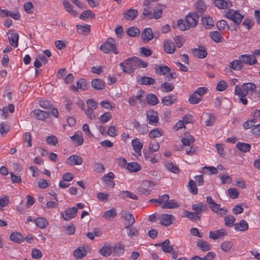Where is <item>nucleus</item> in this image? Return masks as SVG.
I'll return each mask as SVG.
<instances>
[{
    "label": "nucleus",
    "instance_id": "f257e3e1",
    "mask_svg": "<svg viewBox=\"0 0 260 260\" xmlns=\"http://www.w3.org/2000/svg\"><path fill=\"white\" fill-rule=\"evenodd\" d=\"M134 57H129L124 62L120 63L119 66L123 72L127 74L133 73L136 69Z\"/></svg>",
    "mask_w": 260,
    "mask_h": 260
},
{
    "label": "nucleus",
    "instance_id": "f03ea898",
    "mask_svg": "<svg viewBox=\"0 0 260 260\" xmlns=\"http://www.w3.org/2000/svg\"><path fill=\"white\" fill-rule=\"evenodd\" d=\"M100 50L105 53L112 51L115 54H118L115 40L112 38H108L104 44L101 45Z\"/></svg>",
    "mask_w": 260,
    "mask_h": 260
},
{
    "label": "nucleus",
    "instance_id": "7ed1b4c3",
    "mask_svg": "<svg viewBox=\"0 0 260 260\" xmlns=\"http://www.w3.org/2000/svg\"><path fill=\"white\" fill-rule=\"evenodd\" d=\"M224 17L233 21L235 24L239 25L244 16L240 14L238 10L230 9L225 13Z\"/></svg>",
    "mask_w": 260,
    "mask_h": 260
},
{
    "label": "nucleus",
    "instance_id": "20e7f679",
    "mask_svg": "<svg viewBox=\"0 0 260 260\" xmlns=\"http://www.w3.org/2000/svg\"><path fill=\"white\" fill-rule=\"evenodd\" d=\"M256 86L255 84L252 82L245 83L242 85H236L235 89L236 91H239L241 92L240 94H242L243 95H247L248 92H253L256 90Z\"/></svg>",
    "mask_w": 260,
    "mask_h": 260
},
{
    "label": "nucleus",
    "instance_id": "39448f33",
    "mask_svg": "<svg viewBox=\"0 0 260 260\" xmlns=\"http://www.w3.org/2000/svg\"><path fill=\"white\" fill-rule=\"evenodd\" d=\"M200 17L197 12L194 11L190 12L185 17V22L187 24L188 28L195 27L198 23L199 19Z\"/></svg>",
    "mask_w": 260,
    "mask_h": 260
},
{
    "label": "nucleus",
    "instance_id": "423d86ee",
    "mask_svg": "<svg viewBox=\"0 0 260 260\" xmlns=\"http://www.w3.org/2000/svg\"><path fill=\"white\" fill-rule=\"evenodd\" d=\"M31 117L36 119L44 121L50 117V112L43 111L37 109L31 111L30 113Z\"/></svg>",
    "mask_w": 260,
    "mask_h": 260
},
{
    "label": "nucleus",
    "instance_id": "0eeeda50",
    "mask_svg": "<svg viewBox=\"0 0 260 260\" xmlns=\"http://www.w3.org/2000/svg\"><path fill=\"white\" fill-rule=\"evenodd\" d=\"M78 212L76 207L67 208L64 211L62 212L61 215L65 220H69L74 218Z\"/></svg>",
    "mask_w": 260,
    "mask_h": 260
},
{
    "label": "nucleus",
    "instance_id": "6e6552de",
    "mask_svg": "<svg viewBox=\"0 0 260 260\" xmlns=\"http://www.w3.org/2000/svg\"><path fill=\"white\" fill-rule=\"evenodd\" d=\"M239 59L241 61V63L248 65L256 64L257 62L255 57L249 54H243L239 56Z\"/></svg>",
    "mask_w": 260,
    "mask_h": 260
},
{
    "label": "nucleus",
    "instance_id": "1a4fd4ad",
    "mask_svg": "<svg viewBox=\"0 0 260 260\" xmlns=\"http://www.w3.org/2000/svg\"><path fill=\"white\" fill-rule=\"evenodd\" d=\"M174 217L171 214H162L160 216V223L165 226L173 223Z\"/></svg>",
    "mask_w": 260,
    "mask_h": 260
},
{
    "label": "nucleus",
    "instance_id": "9d476101",
    "mask_svg": "<svg viewBox=\"0 0 260 260\" xmlns=\"http://www.w3.org/2000/svg\"><path fill=\"white\" fill-rule=\"evenodd\" d=\"M9 43L11 46L16 48L18 45L19 35L18 33H15L13 31L9 30L7 33Z\"/></svg>",
    "mask_w": 260,
    "mask_h": 260
},
{
    "label": "nucleus",
    "instance_id": "9b49d317",
    "mask_svg": "<svg viewBox=\"0 0 260 260\" xmlns=\"http://www.w3.org/2000/svg\"><path fill=\"white\" fill-rule=\"evenodd\" d=\"M141 37L144 42H149L154 37L152 29L149 27L145 28L142 32Z\"/></svg>",
    "mask_w": 260,
    "mask_h": 260
},
{
    "label": "nucleus",
    "instance_id": "f8f14e48",
    "mask_svg": "<svg viewBox=\"0 0 260 260\" xmlns=\"http://www.w3.org/2000/svg\"><path fill=\"white\" fill-rule=\"evenodd\" d=\"M192 209L196 213H198V214L201 217L202 213L208 210L207 205L202 202L192 205Z\"/></svg>",
    "mask_w": 260,
    "mask_h": 260
},
{
    "label": "nucleus",
    "instance_id": "ddd939ff",
    "mask_svg": "<svg viewBox=\"0 0 260 260\" xmlns=\"http://www.w3.org/2000/svg\"><path fill=\"white\" fill-rule=\"evenodd\" d=\"M146 116L149 124L154 125L158 122L159 118L156 111L154 110L149 111Z\"/></svg>",
    "mask_w": 260,
    "mask_h": 260
},
{
    "label": "nucleus",
    "instance_id": "4468645a",
    "mask_svg": "<svg viewBox=\"0 0 260 260\" xmlns=\"http://www.w3.org/2000/svg\"><path fill=\"white\" fill-rule=\"evenodd\" d=\"M193 55L199 58H204L207 55L206 50L203 46H199L198 48H194L192 51Z\"/></svg>",
    "mask_w": 260,
    "mask_h": 260
},
{
    "label": "nucleus",
    "instance_id": "2eb2a0df",
    "mask_svg": "<svg viewBox=\"0 0 260 260\" xmlns=\"http://www.w3.org/2000/svg\"><path fill=\"white\" fill-rule=\"evenodd\" d=\"M196 11L197 14L202 17L206 10V6L205 5L203 0H198L195 4Z\"/></svg>",
    "mask_w": 260,
    "mask_h": 260
},
{
    "label": "nucleus",
    "instance_id": "dca6fc26",
    "mask_svg": "<svg viewBox=\"0 0 260 260\" xmlns=\"http://www.w3.org/2000/svg\"><path fill=\"white\" fill-rule=\"evenodd\" d=\"M124 18L128 21H132L136 18L138 15V11L137 10L130 9L123 12Z\"/></svg>",
    "mask_w": 260,
    "mask_h": 260
},
{
    "label": "nucleus",
    "instance_id": "f3484780",
    "mask_svg": "<svg viewBox=\"0 0 260 260\" xmlns=\"http://www.w3.org/2000/svg\"><path fill=\"white\" fill-rule=\"evenodd\" d=\"M68 164L71 166L80 165L83 163V159L77 155H72L68 158Z\"/></svg>",
    "mask_w": 260,
    "mask_h": 260
},
{
    "label": "nucleus",
    "instance_id": "a211bd4d",
    "mask_svg": "<svg viewBox=\"0 0 260 260\" xmlns=\"http://www.w3.org/2000/svg\"><path fill=\"white\" fill-rule=\"evenodd\" d=\"M132 146L134 151L138 155H141V150L143 148V143L138 138H135L132 141Z\"/></svg>",
    "mask_w": 260,
    "mask_h": 260
},
{
    "label": "nucleus",
    "instance_id": "6ab92c4d",
    "mask_svg": "<svg viewBox=\"0 0 260 260\" xmlns=\"http://www.w3.org/2000/svg\"><path fill=\"white\" fill-rule=\"evenodd\" d=\"M137 82L141 85H150L154 84L155 80L154 78L148 76H142L140 77Z\"/></svg>",
    "mask_w": 260,
    "mask_h": 260
},
{
    "label": "nucleus",
    "instance_id": "aec40b11",
    "mask_svg": "<svg viewBox=\"0 0 260 260\" xmlns=\"http://www.w3.org/2000/svg\"><path fill=\"white\" fill-rule=\"evenodd\" d=\"M10 239L12 241L19 244L24 241L23 235L17 232H13L10 235Z\"/></svg>",
    "mask_w": 260,
    "mask_h": 260
},
{
    "label": "nucleus",
    "instance_id": "412c9836",
    "mask_svg": "<svg viewBox=\"0 0 260 260\" xmlns=\"http://www.w3.org/2000/svg\"><path fill=\"white\" fill-rule=\"evenodd\" d=\"M214 4L215 6L220 9H225L232 6V4L231 2L224 0H215Z\"/></svg>",
    "mask_w": 260,
    "mask_h": 260
},
{
    "label": "nucleus",
    "instance_id": "4be33fe9",
    "mask_svg": "<svg viewBox=\"0 0 260 260\" xmlns=\"http://www.w3.org/2000/svg\"><path fill=\"white\" fill-rule=\"evenodd\" d=\"M202 23L206 29H210L214 25V21L212 17L205 15L202 19Z\"/></svg>",
    "mask_w": 260,
    "mask_h": 260
},
{
    "label": "nucleus",
    "instance_id": "5701e85b",
    "mask_svg": "<svg viewBox=\"0 0 260 260\" xmlns=\"http://www.w3.org/2000/svg\"><path fill=\"white\" fill-rule=\"evenodd\" d=\"M34 222L36 225L41 229H45L48 225V220L42 217L36 218Z\"/></svg>",
    "mask_w": 260,
    "mask_h": 260
},
{
    "label": "nucleus",
    "instance_id": "b1692460",
    "mask_svg": "<svg viewBox=\"0 0 260 260\" xmlns=\"http://www.w3.org/2000/svg\"><path fill=\"white\" fill-rule=\"evenodd\" d=\"M235 230L237 231L245 232L248 229V224L245 220H241L234 225Z\"/></svg>",
    "mask_w": 260,
    "mask_h": 260
},
{
    "label": "nucleus",
    "instance_id": "393cba45",
    "mask_svg": "<svg viewBox=\"0 0 260 260\" xmlns=\"http://www.w3.org/2000/svg\"><path fill=\"white\" fill-rule=\"evenodd\" d=\"M161 101L164 105L168 106L171 105L173 103H176L177 102V98L173 94H171L163 97Z\"/></svg>",
    "mask_w": 260,
    "mask_h": 260
},
{
    "label": "nucleus",
    "instance_id": "a878e982",
    "mask_svg": "<svg viewBox=\"0 0 260 260\" xmlns=\"http://www.w3.org/2000/svg\"><path fill=\"white\" fill-rule=\"evenodd\" d=\"M71 139L74 142L77 146L82 145L84 141L82 133L79 131L76 132L75 134L71 137Z\"/></svg>",
    "mask_w": 260,
    "mask_h": 260
},
{
    "label": "nucleus",
    "instance_id": "bb28decb",
    "mask_svg": "<svg viewBox=\"0 0 260 260\" xmlns=\"http://www.w3.org/2000/svg\"><path fill=\"white\" fill-rule=\"evenodd\" d=\"M77 30L79 34L87 35L90 32V25L85 24L84 25L78 24L76 25Z\"/></svg>",
    "mask_w": 260,
    "mask_h": 260
},
{
    "label": "nucleus",
    "instance_id": "cd10ccee",
    "mask_svg": "<svg viewBox=\"0 0 260 260\" xmlns=\"http://www.w3.org/2000/svg\"><path fill=\"white\" fill-rule=\"evenodd\" d=\"M164 50L167 53L172 54L175 51V46L174 43L169 41L164 42Z\"/></svg>",
    "mask_w": 260,
    "mask_h": 260
},
{
    "label": "nucleus",
    "instance_id": "c85d7f7f",
    "mask_svg": "<svg viewBox=\"0 0 260 260\" xmlns=\"http://www.w3.org/2000/svg\"><path fill=\"white\" fill-rule=\"evenodd\" d=\"M91 84L92 87L96 90H102L105 88L104 83L100 79L92 80Z\"/></svg>",
    "mask_w": 260,
    "mask_h": 260
},
{
    "label": "nucleus",
    "instance_id": "c756f323",
    "mask_svg": "<svg viewBox=\"0 0 260 260\" xmlns=\"http://www.w3.org/2000/svg\"><path fill=\"white\" fill-rule=\"evenodd\" d=\"M117 213L115 208H112L106 211L103 215V217L106 220H111L117 216Z\"/></svg>",
    "mask_w": 260,
    "mask_h": 260
},
{
    "label": "nucleus",
    "instance_id": "7c9ffc66",
    "mask_svg": "<svg viewBox=\"0 0 260 260\" xmlns=\"http://www.w3.org/2000/svg\"><path fill=\"white\" fill-rule=\"evenodd\" d=\"M124 245L118 243L116 244L113 247L114 255L115 256H120L124 253Z\"/></svg>",
    "mask_w": 260,
    "mask_h": 260
},
{
    "label": "nucleus",
    "instance_id": "2f4dec72",
    "mask_svg": "<svg viewBox=\"0 0 260 260\" xmlns=\"http://www.w3.org/2000/svg\"><path fill=\"white\" fill-rule=\"evenodd\" d=\"M237 148L242 152H249L251 149V145L248 143L238 142L236 144Z\"/></svg>",
    "mask_w": 260,
    "mask_h": 260
},
{
    "label": "nucleus",
    "instance_id": "473e14b6",
    "mask_svg": "<svg viewBox=\"0 0 260 260\" xmlns=\"http://www.w3.org/2000/svg\"><path fill=\"white\" fill-rule=\"evenodd\" d=\"M184 217L189 218L192 221H199L201 217L195 212H190L187 210L185 211Z\"/></svg>",
    "mask_w": 260,
    "mask_h": 260
},
{
    "label": "nucleus",
    "instance_id": "72a5a7b5",
    "mask_svg": "<svg viewBox=\"0 0 260 260\" xmlns=\"http://www.w3.org/2000/svg\"><path fill=\"white\" fill-rule=\"evenodd\" d=\"M244 66L242 63H241V61H240V59L238 60H235L230 63L229 67L235 70V71H239L241 70L243 68Z\"/></svg>",
    "mask_w": 260,
    "mask_h": 260
},
{
    "label": "nucleus",
    "instance_id": "f704fd0d",
    "mask_svg": "<svg viewBox=\"0 0 260 260\" xmlns=\"http://www.w3.org/2000/svg\"><path fill=\"white\" fill-rule=\"evenodd\" d=\"M126 169L131 172H137L141 169V166L137 162H132L127 165Z\"/></svg>",
    "mask_w": 260,
    "mask_h": 260
},
{
    "label": "nucleus",
    "instance_id": "c9c22d12",
    "mask_svg": "<svg viewBox=\"0 0 260 260\" xmlns=\"http://www.w3.org/2000/svg\"><path fill=\"white\" fill-rule=\"evenodd\" d=\"M63 5L64 7L67 11L74 16L77 15V12L73 9V6L68 1H63L62 2Z\"/></svg>",
    "mask_w": 260,
    "mask_h": 260
},
{
    "label": "nucleus",
    "instance_id": "e433bc0d",
    "mask_svg": "<svg viewBox=\"0 0 260 260\" xmlns=\"http://www.w3.org/2000/svg\"><path fill=\"white\" fill-rule=\"evenodd\" d=\"M146 101L148 104L151 106H155L158 103L157 97L152 93L148 94L146 96Z\"/></svg>",
    "mask_w": 260,
    "mask_h": 260
},
{
    "label": "nucleus",
    "instance_id": "4c0bfd02",
    "mask_svg": "<svg viewBox=\"0 0 260 260\" xmlns=\"http://www.w3.org/2000/svg\"><path fill=\"white\" fill-rule=\"evenodd\" d=\"M99 252L103 256L107 257L112 254V248L110 246L105 245L101 248Z\"/></svg>",
    "mask_w": 260,
    "mask_h": 260
},
{
    "label": "nucleus",
    "instance_id": "58836bf2",
    "mask_svg": "<svg viewBox=\"0 0 260 260\" xmlns=\"http://www.w3.org/2000/svg\"><path fill=\"white\" fill-rule=\"evenodd\" d=\"M197 246L203 251H208L211 249V246L207 242L201 240H198L197 241Z\"/></svg>",
    "mask_w": 260,
    "mask_h": 260
},
{
    "label": "nucleus",
    "instance_id": "ea45409f",
    "mask_svg": "<svg viewBox=\"0 0 260 260\" xmlns=\"http://www.w3.org/2000/svg\"><path fill=\"white\" fill-rule=\"evenodd\" d=\"M179 207V204L174 201L169 200L166 204H162L161 208L163 209H175Z\"/></svg>",
    "mask_w": 260,
    "mask_h": 260
},
{
    "label": "nucleus",
    "instance_id": "a19ab883",
    "mask_svg": "<svg viewBox=\"0 0 260 260\" xmlns=\"http://www.w3.org/2000/svg\"><path fill=\"white\" fill-rule=\"evenodd\" d=\"M165 167L169 171L173 173L178 174L179 172V168L172 161L166 162Z\"/></svg>",
    "mask_w": 260,
    "mask_h": 260
},
{
    "label": "nucleus",
    "instance_id": "79ce46f5",
    "mask_svg": "<svg viewBox=\"0 0 260 260\" xmlns=\"http://www.w3.org/2000/svg\"><path fill=\"white\" fill-rule=\"evenodd\" d=\"M210 209L214 213H218L219 211H223V214H226L228 210L225 208H221L220 205L216 203H213L212 205H209Z\"/></svg>",
    "mask_w": 260,
    "mask_h": 260
},
{
    "label": "nucleus",
    "instance_id": "37998d69",
    "mask_svg": "<svg viewBox=\"0 0 260 260\" xmlns=\"http://www.w3.org/2000/svg\"><path fill=\"white\" fill-rule=\"evenodd\" d=\"M160 88L163 92H169L174 89V86L170 82H165L161 84Z\"/></svg>",
    "mask_w": 260,
    "mask_h": 260
},
{
    "label": "nucleus",
    "instance_id": "c03bdc74",
    "mask_svg": "<svg viewBox=\"0 0 260 260\" xmlns=\"http://www.w3.org/2000/svg\"><path fill=\"white\" fill-rule=\"evenodd\" d=\"M74 256L76 258H82L86 254V251L84 247H79L74 251Z\"/></svg>",
    "mask_w": 260,
    "mask_h": 260
},
{
    "label": "nucleus",
    "instance_id": "a18cd8bd",
    "mask_svg": "<svg viewBox=\"0 0 260 260\" xmlns=\"http://www.w3.org/2000/svg\"><path fill=\"white\" fill-rule=\"evenodd\" d=\"M126 32L130 37H136L140 35V31L138 28L133 26L128 28Z\"/></svg>",
    "mask_w": 260,
    "mask_h": 260
},
{
    "label": "nucleus",
    "instance_id": "49530a36",
    "mask_svg": "<svg viewBox=\"0 0 260 260\" xmlns=\"http://www.w3.org/2000/svg\"><path fill=\"white\" fill-rule=\"evenodd\" d=\"M210 37L216 43H219L222 42L223 39L222 37L220 34L217 31H213L210 33Z\"/></svg>",
    "mask_w": 260,
    "mask_h": 260
},
{
    "label": "nucleus",
    "instance_id": "de8ad7c7",
    "mask_svg": "<svg viewBox=\"0 0 260 260\" xmlns=\"http://www.w3.org/2000/svg\"><path fill=\"white\" fill-rule=\"evenodd\" d=\"M95 17V14L94 13L92 12L91 10H86V11H84V12H83L80 17H79V18L81 19H88V18H91V19H93Z\"/></svg>",
    "mask_w": 260,
    "mask_h": 260
},
{
    "label": "nucleus",
    "instance_id": "09e8293b",
    "mask_svg": "<svg viewBox=\"0 0 260 260\" xmlns=\"http://www.w3.org/2000/svg\"><path fill=\"white\" fill-rule=\"evenodd\" d=\"M162 7L163 6L158 5L157 7H155L153 11V17L157 19L161 17L162 14ZM165 7V6H164Z\"/></svg>",
    "mask_w": 260,
    "mask_h": 260
},
{
    "label": "nucleus",
    "instance_id": "8fccbe9b",
    "mask_svg": "<svg viewBox=\"0 0 260 260\" xmlns=\"http://www.w3.org/2000/svg\"><path fill=\"white\" fill-rule=\"evenodd\" d=\"M125 228L127 229V235L131 238L137 236L139 233L137 229L132 225H130V226H126Z\"/></svg>",
    "mask_w": 260,
    "mask_h": 260
},
{
    "label": "nucleus",
    "instance_id": "3c124183",
    "mask_svg": "<svg viewBox=\"0 0 260 260\" xmlns=\"http://www.w3.org/2000/svg\"><path fill=\"white\" fill-rule=\"evenodd\" d=\"M235 220L236 218L234 216L230 214L226 215L224 217V222L225 225L229 227L233 226Z\"/></svg>",
    "mask_w": 260,
    "mask_h": 260
},
{
    "label": "nucleus",
    "instance_id": "603ef678",
    "mask_svg": "<svg viewBox=\"0 0 260 260\" xmlns=\"http://www.w3.org/2000/svg\"><path fill=\"white\" fill-rule=\"evenodd\" d=\"M188 188L189 191L192 194H197L198 193V188L195 183V182L192 180L190 179L189 181L188 185Z\"/></svg>",
    "mask_w": 260,
    "mask_h": 260
},
{
    "label": "nucleus",
    "instance_id": "864d4df0",
    "mask_svg": "<svg viewBox=\"0 0 260 260\" xmlns=\"http://www.w3.org/2000/svg\"><path fill=\"white\" fill-rule=\"evenodd\" d=\"M216 25L219 31H222L225 28H227V29H230L229 25L228 24L226 21L224 20L218 21L216 24Z\"/></svg>",
    "mask_w": 260,
    "mask_h": 260
},
{
    "label": "nucleus",
    "instance_id": "5fc2aeb1",
    "mask_svg": "<svg viewBox=\"0 0 260 260\" xmlns=\"http://www.w3.org/2000/svg\"><path fill=\"white\" fill-rule=\"evenodd\" d=\"M120 193L122 194L120 196L122 199H124L125 198H131L133 200H138V198L137 196L134 194L133 193L129 191H127V190L121 191Z\"/></svg>",
    "mask_w": 260,
    "mask_h": 260
},
{
    "label": "nucleus",
    "instance_id": "6e6d98bb",
    "mask_svg": "<svg viewBox=\"0 0 260 260\" xmlns=\"http://www.w3.org/2000/svg\"><path fill=\"white\" fill-rule=\"evenodd\" d=\"M133 60L134 59L135 63L136 64V68H146L148 66V63L142 60L141 59L137 57L134 56Z\"/></svg>",
    "mask_w": 260,
    "mask_h": 260
},
{
    "label": "nucleus",
    "instance_id": "4d7b16f0",
    "mask_svg": "<svg viewBox=\"0 0 260 260\" xmlns=\"http://www.w3.org/2000/svg\"><path fill=\"white\" fill-rule=\"evenodd\" d=\"M163 135V132L160 131L158 128L151 130L149 134V136L151 138H158Z\"/></svg>",
    "mask_w": 260,
    "mask_h": 260
},
{
    "label": "nucleus",
    "instance_id": "13d9d810",
    "mask_svg": "<svg viewBox=\"0 0 260 260\" xmlns=\"http://www.w3.org/2000/svg\"><path fill=\"white\" fill-rule=\"evenodd\" d=\"M123 217L124 219L128 222L126 226H130V225H132L135 222V218L133 214L131 213H126L124 215Z\"/></svg>",
    "mask_w": 260,
    "mask_h": 260
},
{
    "label": "nucleus",
    "instance_id": "bf43d9fd",
    "mask_svg": "<svg viewBox=\"0 0 260 260\" xmlns=\"http://www.w3.org/2000/svg\"><path fill=\"white\" fill-rule=\"evenodd\" d=\"M93 171L98 173H102L105 171L104 165L101 163L94 162L93 164Z\"/></svg>",
    "mask_w": 260,
    "mask_h": 260
},
{
    "label": "nucleus",
    "instance_id": "052dcab7",
    "mask_svg": "<svg viewBox=\"0 0 260 260\" xmlns=\"http://www.w3.org/2000/svg\"><path fill=\"white\" fill-rule=\"evenodd\" d=\"M170 68L166 66L159 67L156 69V72L160 75H165L166 73H170Z\"/></svg>",
    "mask_w": 260,
    "mask_h": 260
},
{
    "label": "nucleus",
    "instance_id": "680f3d73",
    "mask_svg": "<svg viewBox=\"0 0 260 260\" xmlns=\"http://www.w3.org/2000/svg\"><path fill=\"white\" fill-rule=\"evenodd\" d=\"M197 94L193 92L190 95L188 101L191 104L194 105L198 104L202 100V99L197 96Z\"/></svg>",
    "mask_w": 260,
    "mask_h": 260
},
{
    "label": "nucleus",
    "instance_id": "e2e57ef3",
    "mask_svg": "<svg viewBox=\"0 0 260 260\" xmlns=\"http://www.w3.org/2000/svg\"><path fill=\"white\" fill-rule=\"evenodd\" d=\"M40 106L43 109H50L52 107L50 102L47 100H41L39 101Z\"/></svg>",
    "mask_w": 260,
    "mask_h": 260
},
{
    "label": "nucleus",
    "instance_id": "0e129e2a",
    "mask_svg": "<svg viewBox=\"0 0 260 260\" xmlns=\"http://www.w3.org/2000/svg\"><path fill=\"white\" fill-rule=\"evenodd\" d=\"M228 193L230 197L233 199H235L238 198L239 196V192L236 188H230L228 189Z\"/></svg>",
    "mask_w": 260,
    "mask_h": 260
},
{
    "label": "nucleus",
    "instance_id": "69168bd1",
    "mask_svg": "<svg viewBox=\"0 0 260 260\" xmlns=\"http://www.w3.org/2000/svg\"><path fill=\"white\" fill-rule=\"evenodd\" d=\"M194 138L193 137L189 136L186 138H182L181 142L184 146H190L194 142Z\"/></svg>",
    "mask_w": 260,
    "mask_h": 260
},
{
    "label": "nucleus",
    "instance_id": "338daca9",
    "mask_svg": "<svg viewBox=\"0 0 260 260\" xmlns=\"http://www.w3.org/2000/svg\"><path fill=\"white\" fill-rule=\"evenodd\" d=\"M232 246L233 244L231 242L229 241H225L223 242L220 245L221 249L225 252L229 251L231 250Z\"/></svg>",
    "mask_w": 260,
    "mask_h": 260
},
{
    "label": "nucleus",
    "instance_id": "774afa93",
    "mask_svg": "<svg viewBox=\"0 0 260 260\" xmlns=\"http://www.w3.org/2000/svg\"><path fill=\"white\" fill-rule=\"evenodd\" d=\"M46 142L52 146H55L58 142L57 137L54 135L48 136L46 138Z\"/></svg>",
    "mask_w": 260,
    "mask_h": 260
}]
</instances>
